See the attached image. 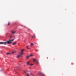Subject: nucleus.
I'll return each instance as SVG.
<instances>
[{"instance_id": "obj_1", "label": "nucleus", "mask_w": 76, "mask_h": 76, "mask_svg": "<svg viewBox=\"0 0 76 76\" xmlns=\"http://www.w3.org/2000/svg\"><path fill=\"white\" fill-rule=\"evenodd\" d=\"M14 39H12L11 40H9L8 41H7L5 42H0V44H5L6 45V44H10L13 41Z\"/></svg>"}, {"instance_id": "obj_2", "label": "nucleus", "mask_w": 76, "mask_h": 76, "mask_svg": "<svg viewBox=\"0 0 76 76\" xmlns=\"http://www.w3.org/2000/svg\"><path fill=\"white\" fill-rule=\"evenodd\" d=\"M24 50L23 49H21V53H20V54H23V51H24Z\"/></svg>"}, {"instance_id": "obj_3", "label": "nucleus", "mask_w": 76, "mask_h": 76, "mask_svg": "<svg viewBox=\"0 0 76 76\" xmlns=\"http://www.w3.org/2000/svg\"><path fill=\"white\" fill-rule=\"evenodd\" d=\"M21 55H22V54H20H20L19 55H18L17 56V58H19V57H21V56H21Z\"/></svg>"}, {"instance_id": "obj_4", "label": "nucleus", "mask_w": 76, "mask_h": 76, "mask_svg": "<svg viewBox=\"0 0 76 76\" xmlns=\"http://www.w3.org/2000/svg\"><path fill=\"white\" fill-rule=\"evenodd\" d=\"M12 33V34H15V33H16V31H11Z\"/></svg>"}, {"instance_id": "obj_5", "label": "nucleus", "mask_w": 76, "mask_h": 76, "mask_svg": "<svg viewBox=\"0 0 76 76\" xmlns=\"http://www.w3.org/2000/svg\"><path fill=\"white\" fill-rule=\"evenodd\" d=\"M7 56H9V55H10L11 54L9 53H7Z\"/></svg>"}, {"instance_id": "obj_6", "label": "nucleus", "mask_w": 76, "mask_h": 76, "mask_svg": "<svg viewBox=\"0 0 76 76\" xmlns=\"http://www.w3.org/2000/svg\"><path fill=\"white\" fill-rule=\"evenodd\" d=\"M16 44V42H14L12 43V45H15V44Z\"/></svg>"}, {"instance_id": "obj_7", "label": "nucleus", "mask_w": 76, "mask_h": 76, "mask_svg": "<svg viewBox=\"0 0 76 76\" xmlns=\"http://www.w3.org/2000/svg\"><path fill=\"white\" fill-rule=\"evenodd\" d=\"M31 46H32V45H34V43H31V45H30Z\"/></svg>"}, {"instance_id": "obj_8", "label": "nucleus", "mask_w": 76, "mask_h": 76, "mask_svg": "<svg viewBox=\"0 0 76 76\" xmlns=\"http://www.w3.org/2000/svg\"><path fill=\"white\" fill-rule=\"evenodd\" d=\"M29 56V57H32V56H33V55H30Z\"/></svg>"}, {"instance_id": "obj_9", "label": "nucleus", "mask_w": 76, "mask_h": 76, "mask_svg": "<svg viewBox=\"0 0 76 76\" xmlns=\"http://www.w3.org/2000/svg\"><path fill=\"white\" fill-rule=\"evenodd\" d=\"M29 56H27L26 58H29Z\"/></svg>"}, {"instance_id": "obj_10", "label": "nucleus", "mask_w": 76, "mask_h": 76, "mask_svg": "<svg viewBox=\"0 0 76 76\" xmlns=\"http://www.w3.org/2000/svg\"><path fill=\"white\" fill-rule=\"evenodd\" d=\"M35 60H36L35 59H33V61H34V62H35Z\"/></svg>"}, {"instance_id": "obj_11", "label": "nucleus", "mask_w": 76, "mask_h": 76, "mask_svg": "<svg viewBox=\"0 0 76 76\" xmlns=\"http://www.w3.org/2000/svg\"><path fill=\"white\" fill-rule=\"evenodd\" d=\"M10 22H8V23L7 24L8 25H10Z\"/></svg>"}, {"instance_id": "obj_12", "label": "nucleus", "mask_w": 76, "mask_h": 76, "mask_svg": "<svg viewBox=\"0 0 76 76\" xmlns=\"http://www.w3.org/2000/svg\"><path fill=\"white\" fill-rule=\"evenodd\" d=\"M28 46H26V48L27 49H28V50H29V48H28Z\"/></svg>"}, {"instance_id": "obj_13", "label": "nucleus", "mask_w": 76, "mask_h": 76, "mask_svg": "<svg viewBox=\"0 0 76 76\" xmlns=\"http://www.w3.org/2000/svg\"><path fill=\"white\" fill-rule=\"evenodd\" d=\"M27 65L29 64V62H27Z\"/></svg>"}, {"instance_id": "obj_14", "label": "nucleus", "mask_w": 76, "mask_h": 76, "mask_svg": "<svg viewBox=\"0 0 76 76\" xmlns=\"http://www.w3.org/2000/svg\"><path fill=\"white\" fill-rule=\"evenodd\" d=\"M36 62H37V64H39V62H38V61H36Z\"/></svg>"}, {"instance_id": "obj_15", "label": "nucleus", "mask_w": 76, "mask_h": 76, "mask_svg": "<svg viewBox=\"0 0 76 76\" xmlns=\"http://www.w3.org/2000/svg\"><path fill=\"white\" fill-rule=\"evenodd\" d=\"M27 76H29V74H27Z\"/></svg>"}, {"instance_id": "obj_16", "label": "nucleus", "mask_w": 76, "mask_h": 76, "mask_svg": "<svg viewBox=\"0 0 76 76\" xmlns=\"http://www.w3.org/2000/svg\"><path fill=\"white\" fill-rule=\"evenodd\" d=\"M42 76H45V75H44V74H42Z\"/></svg>"}, {"instance_id": "obj_17", "label": "nucleus", "mask_w": 76, "mask_h": 76, "mask_svg": "<svg viewBox=\"0 0 76 76\" xmlns=\"http://www.w3.org/2000/svg\"><path fill=\"white\" fill-rule=\"evenodd\" d=\"M30 66H33V64H30Z\"/></svg>"}, {"instance_id": "obj_18", "label": "nucleus", "mask_w": 76, "mask_h": 76, "mask_svg": "<svg viewBox=\"0 0 76 76\" xmlns=\"http://www.w3.org/2000/svg\"><path fill=\"white\" fill-rule=\"evenodd\" d=\"M10 38H12V36H10Z\"/></svg>"}, {"instance_id": "obj_19", "label": "nucleus", "mask_w": 76, "mask_h": 76, "mask_svg": "<svg viewBox=\"0 0 76 76\" xmlns=\"http://www.w3.org/2000/svg\"><path fill=\"white\" fill-rule=\"evenodd\" d=\"M40 74H41V73H38L39 75H40Z\"/></svg>"}, {"instance_id": "obj_20", "label": "nucleus", "mask_w": 76, "mask_h": 76, "mask_svg": "<svg viewBox=\"0 0 76 76\" xmlns=\"http://www.w3.org/2000/svg\"><path fill=\"white\" fill-rule=\"evenodd\" d=\"M31 37H32V38H33V36H31Z\"/></svg>"}, {"instance_id": "obj_21", "label": "nucleus", "mask_w": 76, "mask_h": 76, "mask_svg": "<svg viewBox=\"0 0 76 76\" xmlns=\"http://www.w3.org/2000/svg\"><path fill=\"white\" fill-rule=\"evenodd\" d=\"M24 72H25V73H26V71H25Z\"/></svg>"}, {"instance_id": "obj_22", "label": "nucleus", "mask_w": 76, "mask_h": 76, "mask_svg": "<svg viewBox=\"0 0 76 76\" xmlns=\"http://www.w3.org/2000/svg\"><path fill=\"white\" fill-rule=\"evenodd\" d=\"M12 53H14V52H13Z\"/></svg>"}, {"instance_id": "obj_23", "label": "nucleus", "mask_w": 76, "mask_h": 76, "mask_svg": "<svg viewBox=\"0 0 76 76\" xmlns=\"http://www.w3.org/2000/svg\"><path fill=\"white\" fill-rule=\"evenodd\" d=\"M37 50V51H38V50Z\"/></svg>"}, {"instance_id": "obj_24", "label": "nucleus", "mask_w": 76, "mask_h": 76, "mask_svg": "<svg viewBox=\"0 0 76 76\" xmlns=\"http://www.w3.org/2000/svg\"><path fill=\"white\" fill-rule=\"evenodd\" d=\"M18 67V66H17V67Z\"/></svg>"}, {"instance_id": "obj_25", "label": "nucleus", "mask_w": 76, "mask_h": 76, "mask_svg": "<svg viewBox=\"0 0 76 76\" xmlns=\"http://www.w3.org/2000/svg\"><path fill=\"white\" fill-rule=\"evenodd\" d=\"M34 36L35 37V35H34Z\"/></svg>"}]
</instances>
